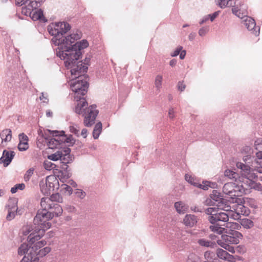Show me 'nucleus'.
<instances>
[{"instance_id": "26", "label": "nucleus", "mask_w": 262, "mask_h": 262, "mask_svg": "<svg viewBox=\"0 0 262 262\" xmlns=\"http://www.w3.org/2000/svg\"><path fill=\"white\" fill-rule=\"evenodd\" d=\"M225 211L228 212V219L230 217L235 220H238L241 217V214H244L245 213V211H239L238 209H235V211L232 210L229 211L228 209H225Z\"/></svg>"}, {"instance_id": "7", "label": "nucleus", "mask_w": 262, "mask_h": 262, "mask_svg": "<svg viewBox=\"0 0 262 262\" xmlns=\"http://www.w3.org/2000/svg\"><path fill=\"white\" fill-rule=\"evenodd\" d=\"M71 29L70 25L67 22L61 21L53 23L48 27L49 33L54 37L52 39L54 43V39H61L63 35Z\"/></svg>"}, {"instance_id": "27", "label": "nucleus", "mask_w": 262, "mask_h": 262, "mask_svg": "<svg viewBox=\"0 0 262 262\" xmlns=\"http://www.w3.org/2000/svg\"><path fill=\"white\" fill-rule=\"evenodd\" d=\"M0 137L2 143L10 141L12 139L11 130L10 129H4L0 134Z\"/></svg>"}, {"instance_id": "41", "label": "nucleus", "mask_w": 262, "mask_h": 262, "mask_svg": "<svg viewBox=\"0 0 262 262\" xmlns=\"http://www.w3.org/2000/svg\"><path fill=\"white\" fill-rule=\"evenodd\" d=\"M198 243L201 246L205 247H212L213 245V243L210 241L207 240L204 238L200 239L198 241Z\"/></svg>"}, {"instance_id": "15", "label": "nucleus", "mask_w": 262, "mask_h": 262, "mask_svg": "<svg viewBox=\"0 0 262 262\" xmlns=\"http://www.w3.org/2000/svg\"><path fill=\"white\" fill-rule=\"evenodd\" d=\"M45 182L47 185V187L48 188H47L48 189L47 190L42 188L44 191V194L45 195L50 194L51 191L55 190V188H58V187L59 183L58 180L54 176H48L46 179Z\"/></svg>"}, {"instance_id": "22", "label": "nucleus", "mask_w": 262, "mask_h": 262, "mask_svg": "<svg viewBox=\"0 0 262 262\" xmlns=\"http://www.w3.org/2000/svg\"><path fill=\"white\" fill-rule=\"evenodd\" d=\"M198 222V217L193 214H186L184 219L183 223L187 227L191 228L196 225Z\"/></svg>"}, {"instance_id": "45", "label": "nucleus", "mask_w": 262, "mask_h": 262, "mask_svg": "<svg viewBox=\"0 0 262 262\" xmlns=\"http://www.w3.org/2000/svg\"><path fill=\"white\" fill-rule=\"evenodd\" d=\"M43 166L46 170H51L56 167V165L49 160H45Z\"/></svg>"}, {"instance_id": "57", "label": "nucleus", "mask_w": 262, "mask_h": 262, "mask_svg": "<svg viewBox=\"0 0 262 262\" xmlns=\"http://www.w3.org/2000/svg\"><path fill=\"white\" fill-rule=\"evenodd\" d=\"M220 13V11H217L212 14H208L210 21H213L219 16Z\"/></svg>"}, {"instance_id": "44", "label": "nucleus", "mask_w": 262, "mask_h": 262, "mask_svg": "<svg viewBox=\"0 0 262 262\" xmlns=\"http://www.w3.org/2000/svg\"><path fill=\"white\" fill-rule=\"evenodd\" d=\"M46 244V242L44 240L39 241L37 243H36L32 247L34 248V250L33 252L34 251H38V249H40L41 248L45 246Z\"/></svg>"}, {"instance_id": "4", "label": "nucleus", "mask_w": 262, "mask_h": 262, "mask_svg": "<svg viewBox=\"0 0 262 262\" xmlns=\"http://www.w3.org/2000/svg\"><path fill=\"white\" fill-rule=\"evenodd\" d=\"M225 233L226 234L222 235L221 238L217 241V243L225 249L234 253V248L230 245L238 244L243 235L240 232L235 230Z\"/></svg>"}, {"instance_id": "43", "label": "nucleus", "mask_w": 262, "mask_h": 262, "mask_svg": "<svg viewBox=\"0 0 262 262\" xmlns=\"http://www.w3.org/2000/svg\"><path fill=\"white\" fill-rule=\"evenodd\" d=\"M61 184V189L62 191H64V193H66L67 194L70 195L72 194L73 190L72 188L67 184Z\"/></svg>"}, {"instance_id": "31", "label": "nucleus", "mask_w": 262, "mask_h": 262, "mask_svg": "<svg viewBox=\"0 0 262 262\" xmlns=\"http://www.w3.org/2000/svg\"><path fill=\"white\" fill-rule=\"evenodd\" d=\"M174 207L179 213L184 214L187 210L188 207L182 202H177L174 204Z\"/></svg>"}, {"instance_id": "2", "label": "nucleus", "mask_w": 262, "mask_h": 262, "mask_svg": "<svg viewBox=\"0 0 262 262\" xmlns=\"http://www.w3.org/2000/svg\"><path fill=\"white\" fill-rule=\"evenodd\" d=\"M53 218V215L48 211L39 210L34 219V223L36 227L33 229L27 226L24 229L25 235L29 234L28 240L29 245H32L39 240L43 236L45 231L51 227V224L48 221Z\"/></svg>"}, {"instance_id": "17", "label": "nucleus", "mask_w": 262, "mask_h": 262, "mask_svg": "<svg viewBox=\"0 0 262 262\" xmlns=\"http://www.w3.org/2000/svg\"><path fill=\"white\" fill-rule=\"evenodd\" d=\"M242 19V23L248 30L252 31L253 34L255 35H259V29L258 28V31H256V23L254 19L247 15Z\"/></svg>"}, {"instance_id": "59", "label": "nucleus", "mask_w": 262, "mask_h": 262, "mask_svg": "<svg viewBox=\"0 0 262 262\" xmlns=\"http://www.w3.org/2000/svg\"><path fill=\"white\" fill-rule=\"evenodd\" d=\"M39 98L40 100L42 101L44 103H47L48 102V95L47 93H42Z\"/></svg>"}, {"instance_id": "8", "label": "nucleus", "mask_w": 262, "mask_h": 262, "mask_svg": "<svg viewBox=\"0 0 262 262\" xmlns=\"http://www.w3.org/2000/svg\"><path fill=\"white\" fill-rule=\"evenodd\" d=\"M82 75H80L79 76L73 75L75 78H78L72 80L70 84L72 91L74 92V99L78 98L80 96H84L86 93L88 84Z\"/></svg>"}, {"instance_id": "16", "label": "nucleus", "mask_w": 262, "mask_h": 262, "mask_svg": "<svg viewBox=\"0 0 262 262\" xmlns=\"http://www.w3.org/2000/svg\"><path fill=\"white\" fill-rule=\"evenodd\" d=\"M33 247H31V245L24 243L21 245L18 249V253L20 255H25L24 258H27L28 259H32L33 257L34 256V252Z\"/></svg>"}, {"instance_id": "33", "label": "nucleus", "mask_w": 262, "mask_h": 262, "mask_svg": "<svg viewBox=\"0 0 262 262\" xmlns=\"http://www.w3.org/2000/svg\"><path fill=\"white\" fill-rule=\"evenodd\" d=\"M102 130V124L101 122L97 123L93 132V136L95 139L98 138Z\"/></svg>"}, {"instance_id": "1", "label": "nucleus", "mask_w": 262, "mask_h": 262, "mask_svg": "<svg viewBox=\"0 0 262 262\" xmlns=\"http://www.w3.org/2000/svg\"><path fill=\"white\" fill-rule=\"evenodd\" d=\"M243 160L244 163L238 162L236 164L237 168L241 169V177L236 182L227 183L223 187V192L231 198L248 194L252 189L262 191L261 184L254 181L257 176L254 168L250 165L251 158L244 156Z\"/></svg>"}, {"instance_id": "28", "label": "nucleus", "mask_w": 262, "mask_h": 262, "mask_svg": "<svg viewBox=\"0 0 262 262\" xmlns=\"http://www.w3.org/2000/svg\"><path fill=\"white\" fill-rule=\"evenodd\" d=\"M224 175L230 180L234 181L236 182V180H238L241 177V171L239 173H237L230 169H226L224 172Z\"/></svg>"}, {"instance_id": "37", "label": "nucleus", "mask_w": 262, "mask_h": 262, "mask_svg": "<svg viewBox=\"0 0 262 262\" xmlns=\"http://www.w3.org/2000/svg\"><path fill=\"white\" fill-rule=\"evenodd\" d=\"M241 225L246 229H250L254 225L253 222L248 219H242L241 221Z\"/></svg>"}, {"instance_id": "52", "label": "nucleus", "mask_w": 262, "mask_h": 262, "mask_svg": "<svg viewBox=\"0 0 262 262\" xmlns=\"http://www.w3.org/2000/svg\"><path fill=\"white\" fill-rule=\"evenodd\" d=\"M19 143H28V137L25 135L24 133H21L19 135Z\"/></svg>"}, {"instance_id": "47", "label": "nucleus", "mask_w": 262, "mask_h": 262, "mask_svg": "<svg viewBox=\"0 0 262 262\" xmlns=\"http://www.w3.org/2000/svg\"><path fill=\"white\" fill-rule=\"evenodd\" d=\"M25 187V185L23 183L18 184L15 185L11 189V192L12 193H15L17 192L18 189L23 190Z\"/></svg>"}, {"instance_id": "56", "label": "nucleus", "mask_w": 262, "mask_h": 262, "mask_svg": "<svg viewBox=\"0 0 262 262\" xmlns=\"http://www.w3.org/2000/svg\"><path fill=\"white\" fill-rule=\"evenodd\" d=\"M70 129L71 132L74 133L78 136H79V128L78 127H77V126H72L70 127Z\"/></svg>"}, {"instance_id": "39", "label": "nucleus", "mask_w": 262, "mask_h": 262, "mask_svg": "<svg viewBox=\"0 0 262 262\" xmlns=\"http://www.w3.org/2000/svg\"><path fill=\"white\" fill-rule=\"evenodd\" d=\"M254 147L258 152H262V138H257L255 139Z\"/></svg>"}, {"instance_id": "38", "label": "nucleus", "mask_w": 262, "mask_h": 262, "mask_svg": "<svg viewBox=\"0 0 262 262\" xmlns=\"http://www.w3.org/2000/svg\"><path fill=\"white\" fill-rule=\"evenodd\" d=\"M232 0H215L216 4L221 8H225L232 6L230 2Z\"/></svg>"}, {"instance_id": "20", "label": "nucleus", "mask_w": 262, "mask_h": 262, "mask_svg": "<svg viewBox=\"0 0 262 262\" xmlns=\"http://www.w3.org/2000/svg\"><path fill=\"white\" fill-rule=\"evenodd\" d=\"M75 99L77 101L75 106V112L79 115H82L89 107L88 102L84 98H81L80 96Z\"/></svg>"}, {"instance_id": "36", "label": "nucleus", "mask_w": 262, "mask_h": 262, "mask_svg": "<svg viewBox=\"0 0 262 262\" xmlns=\"http://www.w3.org/2000/svg\"><path fill=\"white\" fill-rule=\"evenodd\" d=\"M51 251V248L49 247H46L38 251H34V256L38 255L39 257H42L49 253Z\"/></svg>"}, {"instance_id": "5", "label": "nucleus", "mask_w": 262, "mask_h": 262, "mask_svg": "<svg viewBox=\"0 0 262 262\" xmlns=\"http://www.w3.org/2000/svg\"><path fill=\"white\" fill-rule=\"evenodd\" d=\"M82 37V33L78 30L73 31L69 35L62 37L60 39H54V44L58 46L56 49L58 51H63L71 49L72 44L76 40L80 39Z\"/></svg>"}, {"instance_id": "30", "label": "nucleus", "mask_w": 262, "mask_h": 262, "mask_svg": "<svg viewBox=\"0 0 262 262\" xmlns=\"http://www.w3.org/2000/svg\"><path fill=\"white\" fill-rule=\"evenodd\" d=\"M51 210L52 211L49 212L53 215V217L54 216H60L63 212L62 207L59 204L55 203H54L53 206H52V209Z\"/></svg>"}, {"instance_id": "50", "label": "nucleus", "mask_w": 262, "mask_h": 262, "mask_svg": "<svg viewBox=\"0 0 262 262\" xmlns=\"http://www.w3.org/2000/svg\"><path fill=\"white\" fill-rule=\"evenodd\" d=\"M209 31V28L208 27H203L199 30V34L201 36H205Z\"/></svg>"}, {"instance_id": "64", "label": "nucleus", "mask_w": 262, "mask_h": 262, "mask_svg": "<svg viewBox=\"0 0 262 262\" xmlns=\"http://www.w3.org/2000/svg\"><path fill=\"white\" fill-rule=\"evenodd\" d=\"M175 112L173 108H170L168 111V116L170 118H173L174 117Z\"/></svg>"}, {"instance_id": "18", "label": "nucleus", "mask_w": 262, "mask_h": 262, "mask_svg": "<svg viewBox=\"0 0 262 262\" xmlns=\"http://www.w3.org/2000/svg\"><path fill=\"white\" fill-rule=\"evenodd\" d=\"M248 156L250 157L252 159L250 165L253 167L256 171L262 173V152H257L256 158L250 156Z\"/></svg>"}, {"instance_id": "55", "label": "nucleus", "mask_w": 262, "mask_h": 262, "mask_svg": "<svg viewBox=\"0 0 262 262\" xmlns=\"http://www.w3.org/2000/svg\"><path fill=\"white\" fill-rule=\"evenodd\" d=\"M183 49V47L182 46H179V47H178L176 50L171 53V56L172 57H176L177 56H178L180 52L181 51V50H182Z\"/></svg>"}, {"instance_id": "29", "label": "nucleus", "mask_w": 262, "mask_h": 262, "mask_svg": "<svg viewBox=\"0 0 262 262\" xmlns=\"http://www.w3.org/2000/svg\"><path fill=\"white\" fill-rule=\"evenodd\" d=\"M71 176L72 174L70 172V170H60L57 177L61 182L66 183Z\"/></svg>"}, {"instance_id": "58", "label": "nucleus", "mask_w": 262, "mask_h": 262, "mask_svg": "<svg viewBox=\"0 0 262 262\" xmlns=\"http://www.w3.org/2000/svg\"><path fill=\"white\" fill-rule=\"evenodd\" d=\"M252 150V148L250 146L246 145L244 147L241 149V151L242 153H245V154H249L251 152Z\"/></svg>"}, {"instance_id": "53", "label": "nucleus", "mask_w": 262, "mask_h": 262, "mask_svg": "<svg viewBox=\"0 0 262 262\" xmlns=\"http://www.w3.org/2000/svg\"><path fill=\"white\" fill-rule=\"evenodd\" d=\"M214 256V253L210 251H206L204 253L205 258L207 260H211L213 259Z\"/></svg>"}, {"instance_id": "21", "label": "nucleus", "mask_w": 262, "mask_h": 262, "mask_svg": "<svg viewBox=\"0 0 262 262\" xmlns=\"http://www.w3.org/2000/svg\"><path fill=\"white\" fill-rule=\"evenodd\" d=\"M15 155L14 152L4 150L3 156L0 158V163H3L4 166H7L11 162Z\"/></svg>"}, {"instance_id": "23", "label": "nucleus", "mask_w": 262, "mask_h": 262, "mask_svg": "<svg viewBox=\"0 0 262 262\" xmlns=\"http://www.w3.org/2000/svg\"><path fill=\"white\" fill-rule=\"evenodd\" d=\"M216 254L219 258L222 259L232 261L234 259L233 256L229 254L226 251L219 248L216 250Z\"/></svg>"}, {"instance_id": "51", "label": "nucleus", "mask_w": 262, "mask_h": 262, "mask_svg": "<svg viewBox=\"0 0 262 262\" xmlns=\"http://www.w3.org/2000/svg\"><path fill=\"white\" fill-rule=\"evenodd\" d=\"M29 148L28 143H19L18 145V148L20 151H25L28 149Z\"/></svg>"}, {"instance_id": "9", "label": "nucleus", "mask_w": 262, "mask_h": 262, "mask_svg": "<svg viewBox=\"0 0 262 262\" xmlns=\"http://www.w3.org/2000/svg\"><path fill=\"white\" fill-rule=\"evenodd\" d=\"M90 60V56L86 57L83 61L73 60L71 64L66 66V67L71 69L72 75H75L76 76L78 75L79 76L80 75H83L86 72Z\"/></svg>"}, {"instance_id": "40", "label": "nucleus", "mask_w": 262, "mask_h": 262, "mask_svg": "<svg viewBox=\"0 0 262 262\" xmlns=\"http://www.w3.org/2000/svg\"><path fill=\"white\" fill-rule=\"evenodd\" d=\"M61 155V150H58L54 154L48 156V159L50 160L56 161L60 160Z\"/></svg>"}, {"instance_id": "24", "label": "nucleus", "mask_w": 262, "mask_h": 262, "mask_svg": "<svg viewBox=\"0 0 262 262\" xmlns=\"http://www.w3.org/2000/svg\"><path fill=\"white\" fill-rule=\"evenodd\" d=\"M64 153L61 151V155L60 160L63 164H67L70 163L72 161V157L70 155L71 149L69 148H65L63 150Z\"/></svg>"}, {"instance_id": "6", "label": "nucleus", "mask_w": 262, "mask_h": 262, "mask_svg": "<svg viewBox=\"0 0 262 262\" xmlns=\"http://www.w3.org/2000/svg\"><path fill=\"white\" fill-rule=\"evenodd\" d=\"M225 209L220 205H217V207H209L205 209V212L210 215L208 217L210 223L216 224L217 222H226L228 221V212L222 211Z\"/></svg>"}, {"instance_id": "13", "label": "nucleus", "mask_w": 262, "mask_h": 262, "mask_svg": "<svg viewBox=\"0 0 262 262\" xmlns=\"http://www.w3.org/2000/svg\"><path fill=\"white\" fill-rule=\"evenodd\" d=\"M232 12L242 19L247 15V6L243 2L236 1L232 6Z\"/></svg>"}, {"instance_id": "19", "label": "nucleus", "mask_w": 262, "mask_h": 262, "mask_svg": "<svg viewBox=\"0 0 262 262\" xmlns=\"http://www.w3.org/2000/svg\"><path fill=\"white\" fill-rule=\"evenodd\" d=\"M185 178L186 181L191 185L205 190H207L210 186V182L205 181L203 182V184H200L194 177L189 174H186Z\"/></svg>"}, {"instance_id": "35", "label": "nucleus", "mask_w": 262, "mask_h": 262, "mask_svg": "<svg viewBox=\"0 0 262 262\" xmlns=\"http://www.w3.org/2000/svg\"><path fill=\"white\" fill-rule=\"evenodd\" d=\"M209 227L210 229L213 232L219 234H221L223 233H225L224 231L225 229L219 226L218 225H216L215 224H212Z\"/></svg>"}, {"instance_id": "61", "label": "nucleus", "mask_w": 262, "mask_h": 262, "mask_svg": "<svg viewBox=\"0 0 262 262\" xmlns=\"http://www.w3.org/2000/svg\"><path fill=\"white\" fill-rule=\"evenodd\" d=\"M47 186V185L45 181V182L41 181L40 183V190L42 192V193L43 194H44V191H43L42 188H43L46 190H47L48 189L47 188H48Z\"/></svg>"}, {"instance_id": "62", "label": "nucleus", "mask_w": 262, "mask_h": 262, "mask_svg": "<svg viewBox=\"0 0 262 262\" xmlns=\"http://www.w3.org/2000/svg\"><path fill=\"white\" fill-rule=\"evenodd\" d=\"M208 20H209V16L208 14L202 17V18L200 20L199 24L200 25H202L204 23H206Z\"/></svg>"}, {"instance_id": "60", "label": "nucleus", "mask_w": 262, "mask_h": 262, "mask_svg": "<svg viewBox=\"0 0 262 262\" xmlns=\"http://www.w3.org/2000/svg\"><path fill=\"white\" fill-rule=\"evenodd\" d=\"M186 85L182 81H179L178 83V88L179 91L182 92L185 89Z\"/></svg>"}, {"instance_id": "25", "label": "nucleus", "mask_w": 262, "mask_h": 262, "mask_svg": "<svg viewBox=\"0 0 262 262\" xmlns=\"http://www.w3.org/2000/svg\"><path fill=\"white\" fill-rule=\"evenodd\" d=\"M54 203H53L49 198H42L40 201V206L42 208V210L48 211L52 209Z\"/></svg>"}, {"instance_id": "12", "label": "nucleus", "mask_w": 262, "mask_h": 262, "mask_svg": "<svg viewBox=\"0 0 262 262\" xmlns=\"http://www.w3.org/2000/svg\"><path fill=\"white\" fill-rule=\"evenodd\" d=\"M8 214L6 216V220L10 221L14 219L16 215H21L23 211L21 209H18L17 206V202L15 200H11L9 202L6 206Z\"/></svg>"}, {"instance_id": "11", "label": "nucleus", "mask_w": 262, "mask_h": 262, "mask_svg": "<svg viewBox=\"0 0 262 262\" xmlns=\"http://www.w3.org/2000/svg\"><path fill=\"white\" fill-rule=\"evenodd\" d=\"M98 114V111L96 109V106L90 105L82 115L84 118V125L88 127L92 126L94 123Z\"/></svg>"}, {"instance_id": "48", "label": "nucleus", "mask_w": 262, "mask_h": 262, "mask_svg": "<svg viewBox=\"0 0 262 262\" xmlns=\"http://www.w3.org/2000/svg\"><path fill=\"white\" fill-rule=\"evenodd\" d=\"M34 171V169L33 168H31L26 171L24 176V180L26 182L30 180V178L33 174Z\"/></svg>"}, {"instance_id": "14", "label": "nucleus", "mask_w": 262, "mask_h": 262, "mask_svg": "<svg viewBox=\"0 0 262 262\" xmlns=\"http://www.w3.org/2000/svg\"><path fill=\"white\" fill-rule=\"evenodd\" d=\"M41 2L39 0H28L27 3L24 4L25 6L22 7V13L26 16L31 14L33 11L37 10V8L40 6Z\"/></svg>"}, {"instance_id": "10", "label": "nucleus", "mask_w": 262, "mask_h": 262, "mask_svg": "<svg viewBox=\"0 0 262 262\" xmlns=\"http://www.w3.org/2000/svg\"><path fill=\"white\" fill-rule=\"evenodd\" d=\"M49 132L52 137L51 138H46V140L50 148H58L63 142L65 141V136L59 134L58 131L49 130Z\"/></svg>"}, {"instance_id": "63", "label": "nucleus", "mask_w": 262, "mask_h": 262, "mask_svg": "<svg viewBox=\"0 0 262 262\" xmlns=\"http://www.w3.org/2000/svg\"><path fill=\"white\" fill-rule=\"evenodd\" d=\"M68 185L69 186L71 185L73 187H77V184L73 180H68L67 182H66Z\"/></svg>"}, {"instance_id": "34", "label": "nucleus", "mask_w": 262, "mask_h": 262, "mask_svg": "<svg viewBox=\"0 0 262 262\" xmlns=\"http://www.w3.org/2000/svg\"><path fill=\"white\" fill-rule=\"evenodd\" d=\"M163 81V76L161 75H157L155 77V79L154 81L155 86L157 91H159L160 89L162 88Z\"/></svg>"}, {"instance_id": "42", "label": "nucleus", "mask_w": 262, "mask_h": 262, "mask_svg": "<svg viewBox=\"0 0 262 262\" xmlns=\"http://www.w3.org/2000/svg\"><path fill=\"white\" fill-rule=\"evenodd\" d=\"M226 227L230 229L229 231H231L232 230H237L239 229L241 227L240 225L237 223L235 222H228L226 223Z\"/></svg>"}, {"instance_id": "54", "label": "nucleus", "mask_w": 262, "mask_h": 262, "mask_svg": "<svg viewBox=\"0 0 262 262\" xmlns=\"http://www.w3.org/2000/svg\"><path fill=\"white\" fill-rule=\"evenodd\" d=\"M64 209L68 212L74 213L76 211V208L74 206L70 205H67L65 206Z\"/></svg>"}, {"instance_id": "49", "label": "nucleus", "mask_w": 262, "mask_h": 262, "mask_svg": "<svg viewBox=\"0 0 262 262\" xmlns=\"http://www.w3.org/2000/svg\"><path fill=\"white\" fill-rule=\"evenodd\" d=\"M76 195L81 199H83L86 195V193L81 189H77L75 192Z\"/></svg>"}, {"instance_id": "3", "label": "nucleus", "mask_w": 262, "mask_h": 262, "mask_svg": "<svg viewBox=\"0 0 262 262\" xmlns=\"http://www.w3.org/2000/svg\"><path fill=\"white\" fill-rule=\"evenodd\" d=\"M89 43L85 39L77 42L72 46L71 49L63 51H58L56 50V55L61 60H64L65 66L71 64L73 60H78L82 56L81 50L87 48Z\"/></svg>"}, {"instance_id": "32", "label": "nucleus", "mask_w": 262, "mask_h": 262, "mask_svg": "<svg viewBox=\"0 0 262 262\" xmlns=\"http://www.w3.org/2000/svg\"><path fill=\"white\" fill-rule=\"evenodd\" d=\"M32 20H37L40 19L43 16V12L41 9H37L35 11H33L31 14H28Z\"/></svg>"}, {"instance_id": "46", "label": "nucleus", "mask_w": 262, "mask_h": 262, "mask_svg": "<svg viewBox=\"0 0 262 262\" xmlns=\"http://www.w3.org/2000/svg\"><path fill=\"white\" fill-rule=\"evenodd\" d=\"M49 199H51L53 203L55 202H61L62 200L60 195L58 193L52 194Z\"/></svg>"}]
</instances>
